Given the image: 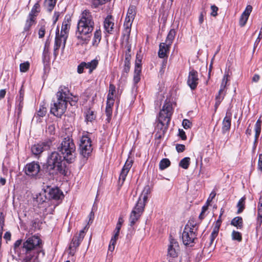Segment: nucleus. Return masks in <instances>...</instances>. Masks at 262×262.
Returning a JSON list of instances; mask_svg holds the SVG:
<instances>
[{
	"label": "nucleus",
	"instance_id": "nucleus-5",
	"mask_svg": "<svg viewBox=\"0 0 262 262\" xmlns=\"http://www.w3.org/2000/svg\"><path fill=\"white\" fill-rule=\"evenodd\" d=\"M63 156H61L58 152H51L48 156L47 162V167L50 173L53 175L58 173L66 175V165L63 162Z\"/></svg>",
	"mask_w": 262,
	"mask_h": 262
},
{
	"label": "nucleus",
	"instance_id": "nucleus-33",
	"mask_svg": "<svg viewBox=\"0 0 262 262\" xmlns=\"http://www.w3.org/2000/svg\"><path fill=\"white\" fill-rule=\"evenodd\" d=\"M190 163V159L189 157H185L182 159L180 163L179 166L185 169H188Z\"/></svg>",
	"mask_w": 262,
	"mask_h": 262
},
{
	"label": "nucleus",
	"instance_id": "nucleus-34",
	"mask_svg": "<svg viewBox=\"0 0 262 262\" xmlns=\"http://www.w3.org/2000/svg\"><path fill=\"white\" fill-rule=\"evenodd\" d=\"M175 36V31L174 30H170L169 32L165 41L164 42L167 43L168 45H171L173 40Z\"/></svg>",
	"mask_w": 262,
	"mask_h": 262
},
{
	"label": "nucleus",
	"instance_id": "nucleus-16",
	"mask_svg": "<svg viewBox=\"0 0 262 262\" xmlns=\"http://www.w3.org/2000/svg\"><path fill=\"white\" fill-rule=\"evenodd\" d=\"M133 161L128 159L123 167L119 178V182H121V185L123 184L125 181L126 177L133 165Z\"/></svg>",
	"mask_w": 262,
	"mask_h": 262
},
{
	"label": "nucleus",
	"instance_id": "nucleus-31",
	"mask_svg": "<svg viewBox=\"0 0 262 262\" xmlns=\"http://www.w3.org/2000/svg\"><path fill=\"white\" fill-rule=\"evenodd\" d=\"M101 38V32L100 30H97L95 33L93 40V45L97 46Z\"/></svg>",
	"mask_w": 262,
	"mask_h": 262
},
{
	"label": "nucleus",
	"instance_id": "nucleus-36",
	"mask_svg": "<svg viewBox=\"0 0 262 262\" xmlns=\"http://www.w3.org/2000/svg\"><path fill=\"white\" fill-rule=\"evenodd\" d=\"M228 74H225L221 84L220 89V93L224 92L225 89L226 88L227 83L229 80L228 79Z\"/></svg>",
	"mask_w": 262,
	"mask_h": 262
},
{
	"label": "nucleus",
	"instance_id": "nucleus-48",
	"mask_svg": "<svg viewBox=\"0 0 262 262\" xmlns=\"http://www.w3.org/2000/svg\"><path fill=\"white\" fill-rule=\"evenodd\" d=\"M182 125L185 129H188L191 127L192 123L189 120L185 119L182 122Z\"/></svg>",
	"mask_w": 262,
	"mask_h": 262
},
{
	"label": "nucleus",
	"instance_id": "nucleus-6",
	"mask_svg": "<svg viewBox=\"0 0 262 262\" xmlns=\"http://www.w3.org/2000/svg\"><path fill=\"white\" fill-rule=\"evenodd\" d=\"M148 190L149 188L148 187L146 188H144L135 207L130 213L129 221V225L131 226L135 225L136 222L139 219L144 211V207L148 198L147 194L148 193Z\"/></svg>",
	"mask_w": 262,
	"mask_h": 262
},
{
	"label": "nucleus",
	"instance_id": "nucleus-1",
	"mask_svg": "<svg viewBox=\"0 0 262 262\" xmlns=\"http://www.w3.org/2000/svg\"><path fill=\"white\" fill-rule=\"evenodd\" d=\"M22 250L25 256L21 262H40L39 255H45L42 241L36 235L29 237L23 243Z\"/></svg>",
	"mask_w": 262,
	"mask_h": 262
},
{
	"label": "nucleus",
	"instance_id": "nucleus-18",
	"mask_svg": "<svg viewBox=\"0 0 262 262\" xmlns=\"http://www.w3.org/2000/svg\"><path fill=\"white\" fill-rule=\"evenodd\" d=\"M35 24L36 19H34L28 16L27 19H26L24 25L23 31L22 32L23 34H24V35L25 34V38H26L31 34V28Z\"/></svg>",
	"mask_w": 262,
	"mask_h": 262
},
{
	"label": "nucleus",
	"instance_id": "nucleus-39",
	"mask_svg": "<svg viewBox=\"0 0 262 262\" xmlns=\"http://www.w3.org/2000/svg\"><path fill=\"white\" fill-rule=\"evenodd\" d=\"M224 94L223 93H220V91H219L218 95L215 97V109L217 108L220 104L221 103V101L224 99Z\"/></svg>",
	"mask_w": 262,
	"mask_h": 262
},
{
	"label": "nucleus",
	"instance_id": "nucleus-27",
	"mask_svg": "<svg viewBox=\"0 0 262 262\" xmlns=\"http://www.w3.org/2000/svg\"><path fill=\"white\" fill-rule=\"evenodd\" d=\"M231 224L238 229H241L243 227V219L240 216L235 217L231 221Z\"/></svg>",
	"mask_w": 262,
	"mask_h": 262
},
{
	"label": "nucleus",
	"instance_id": "nucleus-49",
	"mask_svg": "<svg viewBox=\"0 0 262 262\" xmlns=\"http://www.w3.org/2000/svg\"><path fill=\"white\" fill-rule=\"evenodd\" d=\"M85 68L86 69V62H81L77 67V72L79 74L82 73Z\"/></svg>",
	"mask_w": 262,
	"mask_h": 262
},
{
	"label": "nucleus",
	"instance_id": "nucleus-58",
	"mask_svg": "<svg viewBox=\"0 0 262 262\" xmlns=\"http://www.w3.org/2000/svg\"><path fill=\"white\" fill-rule=\"evenodd\" d=\"M119 232H120L119 230H117L115 229L114 230V234L111 238V239H112V242H114L115 241H117V240L118 238Z\"/></svg>",
	"mask_w": 262,
	"mask_h": 262
},
{
	"label": "nucleus",
	"instance_id": "nucleus-4",
	"mask_svg": "<svg viewBox=\"0 0 262 262\" xmlns=\"http://www.w3.org/2000/svg\"><path fill=\"white\" fill-rule=\"evenodd\" d=\"M172 113V104L169 102H166L159 113L158 123L156 127V129L159 134V138L163 136L166 132Z\"/></svg>",
	"mask_w": 262,
	"mask_h": 262
},
{
	"label": "nucleus",
	"instance_id": "nucleus-53",
	"mask_svg": "<svg viewBox=\"0 0 262 262\" xmlns=\"http://www.w3.org/2000/svg\"><path fill=\"white\" fill-rule=\"evenodd\" d=\"M261 38H262V28L260 29V31L258 34V36L255 40V42L254 45V49H255L258 46V45L259 43Z\"/></svg>",
	"mask_w": 262,
	"mask_h": 262
},
{
	"label": "nucleus",
	"instance_id": "nucleus-59",
	"mask_svg": "<svg viewBox=\"0 0 262 262\" xmlns=\"http://www.w3.org/2000/svg\"><path fill=\"white\" fill-rule=\"evenodd\" d=\"M179 136L183 140H185L187 139L185 133L183 129H179Z\"/></svg>",
	"mask_w": 262,
	"mask_h": 262
},
{
	"label": "nucleus",
	"instance_id": "nucleus-47",
	"mask_svg": "<svg viewBox=\"0 0 262 262\" xmlns=\"http://www.w3.org/2000/svg\"><path fill=\"white\" fill-rule=\"evenodd\" d=\"M4 216L2 212H0V234L3 233V228L4 226Z\"/></svg>",
	"mask_w": 262,
	"mask_h": 262
},
{
	"label": "nucleus",
	"instance_id": "nucleus-22",
	"mask_svg": "<svg viewBox=\"0 0 262 262\" xmlns=\"http://www.w3.org/2000/svg\"><path fill=\"white\" fill-rule=\"evenodd\" d=\"M231 114L230 113H227L226 116L224 118L222 122V132L223 134H225L227 132H228L231 127Z\"/></svg>",
	"mask_w": 262,
	"mask_h": 262
},
{
	"label": "nucleus",
	"instance_id": "nucleus-46",
	"mask_svg": "<svg viewBox=\"0 0 262 262\" xmlns=\"http://www.w3.org/2000/svg\"><path fill=\"white\" fill-rule=\"evenodd\" d=\"M47 113V108L43 106H40L39 110L37 111V115L39 117H43Z\"/></svg>",
	"mask_w": 262,
	"mask_h": 262
},
{
	"label": "nucleus",
	"instance_id": "nucleus-35",
	"mask_svg": "<svg viewBox=\"0 0 262 262\" xmlns=\"http://www.w3.org/2000/svg\"><path fill=\"white\" fill-rule=\"evenodd\" d=\"M170 165V161L169 159L164 158L159 163V168L161 170H164L169 167Z\"/></svg>",
	"mask_w": 262,
	"mask_h": 262
},
{
	"label": "nucleus",
	"instance_id": "nucleus-63",
	"mask_svg": "<svg viewBox=\"0 0 262 262\" xmlns=\"http://www.w3.org/2000/svg\"><path fill=\"white\" fill-rule=\"evenodd\" d=\"M105 113L107 117V120H110L112 114V109L105 108Z\"/></svg>",
	"mask_w": 262,
	"mask_h": 262
},
{
	"label": "nucleus",
	"instance_id": "nucleus-20",
	"mask_svg": "<svg viewBox=\"0 0 262 262\" xmlns=\"http://www.w3.org/2000/svg\"><path fill=\"white\" fill-rule=\"evenodd\" d=\"M48 199L60 200L63 197L62 192L58 188H51L47 191Z\"/></svg>",
	"mask_w": 262,
	"mask_h": 262
},
{
	"label": "nucleus",
	"instance_id": "nucleus-40",
	"mask_svg": "<svg viewBox=\"0 0 262 262\" xmlns=\"http://www.w3.org/2000/svg\"><path fill=\"white\" fill-rule=\"evenodd\" d=\"M219 225H217L216 227H214L211 234L210 235V244L212 243V242L214 241V239L216 238V237L217 236L219 233Z\"/></svg>",
	"mask_w": 262,
	"mask_h": 262
},
{
	"label": "nucleus",
	"instance_id": "nucleus-9",
	"mask_svg": "<svg viewBox=\"0 0 262 262\" xmlns=\"http://www.w3.org/2000/svg\"><path fill=\"white\" fill-rule=\"evenodd\" d=\"M79 149L81 154L86 157L92 151L91 139L86 135L82 136L80 139Z\"/></svg>",
	"mask_w": 262,
	"mask_h": 262
},
{
	"label": "nucleus",
	"instance_id": "nucleus-11",
	"mask_svg": "<svg viewBox=\"0 0 262 262\" xmlns=\"http://www.w3.org/2000/svg\"><path fill=\"white\" fill-rule=\"evenodd\" d=\"M51 146L52 141L50 140H48L34 145L31 148V150L34 155H38L41 154L43 150L50 149Z\"/></svg>",
	"mask_w": 262,
	"mask_h": 262
},
{
	"label": "nucleus",
	"instance_id": "nucleus-42",
	"mask_svg": "<svg viewBox=\"0 0 262 262\" xmlns=\"http://www.w3.org/2000/svg\"><path fill=\"white\" fill-rule=\"evenodd\" d=\"M135 8L134 6H130L128 9L126 15L129 16L131 18H135L136 15Z\"/></svg>",
	"mask_w": 262,
	"mask_h": 262
},
{
	"label": "nucleus",
	"instance_id": "nucleus-32",
	"mask_svg": "<svg viewBox=\"0 0 262 262\" xmlns=\"http://www.w3.org/2000/svg\"><path fill=\"white\" fill-rule=\"evenodd\" d=\"M96 118V115L94 111L89 109L85 113V121L86 122H92Z\"/></svg>",
	"mask_w": 262,
	"mask_h": 262
},
{
	"label": "nucleus",
	"instance_id": "nucleus-12",
	"mask_svg": "<svg viewBox=\"0 0 262 262\" xmlns=\"http://www.w3.org/2000/svg\"><path fill=\"white\" fill-rule=\"evenodd\" d=\"M142 56L140 53H137L135 61L134 80L135 83H138L140 80V73L142 69Z\"/></svg>",
	"mask_w": 262,
	"mask_h": 262
},
{
	"label": "nucleus",
	"instance_id": "nucleus-25",
	"mask_svg": "<svg viewBox=\"0 0 262 262\" xmlns=\"http://www.w3.org/2000/svg\"><path fill=\"white\" fill-rule=\"evenodd\" d=\"M40 12V5L39 2H37L33 6L31 11L29 13L28 16L36 19L38 13Z\"/></svg>",
	"mask_w": 262,
	"mask_h": 262
},
{
	"label": "nucleus",
	"instance_id": "nucleus-43",
	"mask_svg": "<svg viewBox=\"0 0 262 262\" xmlns=\"http://www.w3.org/2000/svg\"><path fill=\"white\" fill-rule=\"evenodd\" d=\"M257 211H258V215H257V223L259 225H261L262 224V206L258 205L257 206Z\"/></svg>",
	"mask_w": 262,
	"mask_h": 262
},
{
	"label": "nucleus",
	"instance_id": "nucleus-38",
	"mask_svg": "<svg viewBox=\"0 0 262 262\" xmlns=\"http://www.w3.org/2000/svg\"><path fill=\"white\" fill-rule=\"evenodd\" d=\"M130 30H131V27H127V26L124 27V30H123V33H122V36L123 37V39L126 41H128V40L129 39L130 33Z\"/></svg>",
	"mask_w": 262,
	"mask_h": 262
},
{
	"label": "nucleus",
	"instance_id": "nucleus-62",
	"mask_svg": "<svg viewBox=\"0 0 262 262\" xmlns=\"http://www.w3.org/2000/svg\"><path fill=\"white\" fill-rule=\"evenodd\" d=\"M16 104H17V109H18V114H20L21 112V110H22V108L23 107V106H24V101H16Z\"/></svg>",
	"mask_w": 262,
	"mask_h": 262
},
{
	"label": "nucleus",
	"instance_id": "nucleus-60",
	"mask_svg": "<svg viewBox=\"0 0 262 262\" xmlns=\"http://www.w3.org/2000/svg\"><path fill=\"white\" fill-rule=\"evenodd\" d=\"M257 168L259 170L262 171V154L259 155Z\"/></svg>",
	"mask_w": 262,
	"mask_h": 262
},
{
	"label": "nucleus",
	"instance_id": "nucleus-7",
	"mask_svg": "<svg viewBox=\"0 0 262 262\" xmlns=\"http://www.w3.org/2000/svg\"><path fill=\"white\" fill-rule=\"evenodd\" d=\"M58 150L63 155V159L68 163H72L76 157V147L73 140L67 137L63 140Z\"/></svg>",
	"mask_w": 262,
	"mask_h": 262
},
{
	"label": "nucleus",
	"instance_id": "nucleus-2",
	"mask_svg": "<svg viewBox=\"0 0 262 262\" xmlns=\"http://www.w3.org/2000/svg\"><path fill=\"white\" fill-rule=\"evenodd\" d=\"M94 28V21L91 12L84 10L78 22L76 35L80 43L87 44L92 36Z\"/></svg>",
	"mask_w": 262,
	"mask_h": 262
},
{
	"label": "nucleus",
	"instance_id": "nucleus-41",
	"mask_svg": "<svg viewBox=\"0 0 262 262\" xmlns=\"http://www.w3.org/2000/svg\"><path fill=\"white\" fill-rule=\"evenodd\" d=\"M231 235L233 240H236L238 242H241L242 240V234L238 231H233Z\"/></svg>",
	"mask_w": 262,
	"mask_h": 262
},
{
	"label": "nucleus",
	"instance_id": "nucleus-10",
	"mask_svg": "<svg viewBox=\"0 0 262 262\" xmlns=\"http://www.w3.org/2000/svg\"><path fill=\"white\" fill-rule=\"evenodd\" d=\"M67 38V36L59 34V30L58 32H56L54 47V54L55 56L58 54V51L60 47L62 49L64 48Z\"/></svg>",
	"mask_w": 262,
	"mask_h": 262
},
{
	"label": "nucleus",
	"instance_id": "nucleus-15",
	"mask_svg": "<svg viewBox=\"0 0 262 262\" xmlns=\"http://www.w3.org/2000/svg\"><path fill=\"white\" fill-rule=\"evenodd\" d=\"M87 230L88 227L86 226L80 231L78 235H76L73 237L69 247L70 249H72L73 248L75 249L79 246L84 237L85 231Z\"/></svg>",
	"mask_w": 262,
	"mask_h": 262
},
{
	"label": "nucleus",
	"instance_id": "nucleus-26",
	"mask_svg": "<svg viewBox=\"0 0 262 262\" xmlns=\"http://www.w3.org/2000/svg\"><path fill=\"white\" fill-rule=\"evenodd\" d=\"M47 190H43V191L40 192L39 194L36 195V201L39 204H41L43 202H45L47 199H48V196H47Z\"/></svg>",
	"mask_w": 262,
	"mask_h": 262
},
{
	"label": "nucleus",
	"instance_id": "nucleus-28",
	"mask_svg": "<svg viewBox=\"0 0 262 262\" xmlns=\"http://www.w3.org/2000/svg\"><path fill=\"white\" fill-rule=\"evenodd\" d=\"M57 0H45L44 2L45 7L48 11L51 12L54 9Z\"/></svg>",
	"mask_w": 262,
	"mask_h": 262
},
{
	"label": "nucleus",
	"instance_id": "nucleus-56",
	"mask_svg": "<svg viewBox=\"0 0 262 262\" xmlns=\"http://www.w3.org/2000/svg\"><path fill=\"white\" fill-rule=\"evenodd\" d=\"M130 63L129 61L124 60L123 71L125 73H128L130 70Z\"/></svg>",
	"mask_w": 262,
	"mask_h": 262
},
{
	"label": "nucleus",
	"instance_id": "nucleus-21",
	"mask_svg": "<svg viewBox=\"0 0 262 262\" xmlns=\"http://www.w3.org/2000/svg\"><path fill=\"white\" fill-rule=\"evenodd\" d=\"M171 45H168L167 43L162 42L159 45V50L158 51V56L160 58H164L167 57L168 53Z\"/></svg>",
	"mask_w": 262,
	"mask_h": 262
},
{
	"label": "nucleus",
	"instance_id": "nucleus-45",
	"mask_svg": "<svg viewBox=\"0 0 262 262\" xmlns=\"http://www.w3.org/2000/svg\"><path fill=\"white\" fill-rule=\"evenodd\" d=\"M134 19V18H130V16H126L124 23V27H131L132 23L133 21V20Z\"/></svg>",
	"mask_w": 262,
	"mask_h": 262
},
{
	"label": "nucleus",
	"instance_id": "nucleus-61",
	"mask_svg": "<svg viewBox=\"0 0 262 262\" xmlns=\"http://www.w3.org/2000/svg\"><path fill=\"white\" fill-rule=\"evenodd\" d=\"M117 241H115L114 242H112V239H111L110 245L108 246V250L113 252L115 249V246Z\"/></svg>",
	"mask_w": 262,
	"mask_h": 262
},
{
	"label": "nucleus",
	"instance_id": "nucleus-52",
	"mask_svg": "<svg viewBox=\"0 0 262 262\" xmlns=\"http://www.w3.org/2000/svg\"><path fill=\"white\" fill-rule=\"evenodd\" d=\"M211 15L215 17L217 15L218 8L216 6L213 5L211 6Z\"/></svg>",
	"mask_w": 262,
	"mask_h": 262
},
{
	"label": "nucleus",
	"instance_id": "nucleus-3",
	"mask_svg": "<svg viewBox=\"0 0 262 262\" xmlns=\"http://www.w3.org/2000/svg\"><path fill=\"white\" fill-rule=\"evenodd\" d=\"M69 93L67 88H60L56 94L57 100L51 105V113L57 117H61L67 110V102L69 101Z\"/></svg>",
	"mask_w": 262,
	"mask_h": 262
},
{
	"label": "nucleus",
	"instance_id": "nucleus-51",
	"mask_svg": "<svg viewBox=\"0 0 262 262\" xmlns=\"http://www.w3.org/2000/svg\"><path fill=\"white\" fill-rule=\"evenodd\" d=\"M131 49L130 46L127 47V51L125 54V61H129L131 59Z\"/></svg>",
	"mask_w": 262,
	"mask_h": 262
},
{
	"label": "nucleus",
	"instance_id": "nucleus-8",
	"mask_svg": "<svg viewBox=\"0 0 262 262\" xmlns=\"http://www.w3.org/2000/svg\"><path fill=\"white\" fill-rule=\"evenodd\" d=\"M196 229L193 222H189L185 226L182 235L183 242L185 245L193 244L196 239Z\"/></svg>",
	"mask_w": 262,
	"mask_h": 262
},
{
	"label": "nucleus",
	"instance_id": "nucleus-17",
	"mask_svg": "<svg viewBox=\"0 0 262 262\" xmlns=\"http://www.w3.org/2000/svg\"><path fill=\"white\" fill-rule=\"evenodd\" d=\"M199 78L196 71L192 70L189 72L187 83L192 90L195 89L198 84Z\"/></svg>",
	"mask_w": 262,
	"mask_h": 262
},
{
	"label": "nucleus",
	"instance_id": "nucleus-54",
	"mask_svg": "<svg viewBox=\"0 0 262 262\" xmlns=\"http://www.w3.org/2000/svg\"><path fill=\"white\" fill-rule=\"evenodd\" d=\"M46 32V28L45 26H41L38 31L39 37L41 38L44 37Z\"/></svg>",
	"mask_w": 262,
	"mask_h": 262
},
{
	"label": "nucleus",
	"instance_id": "nucleus-57",
	"mask_svg": "<svg viewBox=\"0 0 262 262\" xmlns=\"http://www.w3.org/2000/svg\"><path fill=\"white\" fill-rule=\"evenodd\" d=\"M24 93H25V91L23 89V88H21L19 91V96L18 98H17V101H20V102L24 101Z\"/></svg>",
	"mask_w": 262,
	"mask_h": 262
},
{
	"label": "nucleus",
	"instance_id": "nucleus-50",
	"mask_svg": "<svg viewBox=\"0 0 262 262\" xmlns=\"http://www.w3.org/2000/svg\"><path fill=\"white\" fill-rule=\"evenodd\" d=\"M208 207V205L206 204L203 206L202 208V211L200 214L199 218L201 220H202L205 217V213L207 210Z\"/></svg>",
	"mask_w": 262,
	"mask_h": 262
},
{
	"label": "nucleus",
	"instance_id": "nucleus-44",
	"mask_svg": "<svg viewBox=\"0 0 262 262\" xmlns=\"http://www.w3.org/2000/svg\"><path fill=\"white\" fill-rule=\"evenodd\" d=\"M19 67L20 72H26L29 70L30 63L28 61H26L21 63Z\"/></svg>",
	"mask_w": 262,
	"mask_h": 262
},
{
	"label": "nucleus",
	"instance_id": "nucleus-14",
	"mask_svg": "<svg viewBox=\"0 0 262 262\" xmlns=\"http://www.w3.org/2000/svg\"><path fill=\"white\" fill-rule=\"evenodd\" d=\"M179 250L180 248L178 242L176 239L170 238L167 249L168 256L172 258L177 257Z\"/></svg>",
	"mask_w": 262,
	"mask_h": 262
},
{
	"label": "nucleus",
	"instance_id": "nucleus-64",
	"mask_svg": "<svg viewBox=\"0 0 262 262\" xmlns=\"http://www.w3.org/2000/svg\"><path fill=\"white\" fill-rule=\"evenodd\" d=\"M116 92V88L114 84H111L109 87L108 94H114Z\"/></svg>",
	"mask_w": 262,
	"mask_h": 262
},
{
	"label": "nucleus",
	"instance_id": "nucleus-30",
	"mask_svg": "<svg viewBox=\"0 0 262 262\" xmlns=\"http://www.w3.org/2000/svg\"><path fill=\"white\" fill-rule=\"evenodd\" d=\"M98 64V61L96 59L92 60L91 62L86 63V69H89V73H91L96 68Z\"/></svg>",
	"mask_w": 262,
	"mask_h": 262
},
{
	"label": "nucleus",
	"instance_id": "nucleus-29",
	"mask_svg": "<svg viewBox=\"0 0 262 262\" xmlns=\"http://www.w3.org/2000/svg\"><path fill=\"white\" fill-rule=\"evenodd\" d=\"M261 121L260 119H259L256 122L255 125V142H256L258 139V138L260 135L261 132Z\"/></svg>",
	"mask_w": 262,
	"mask_h": 262
},
{
	"label": "nucleus",
	"instance_id": "nucleus-37",
	"mask_svg": "<svg viewBox=\"0 0 262 262\" xmlns=\"http://www.w3.org/2000/svg\"><path fill=\"white\" fill-rule=\"evenodd\" d=\"M245 198H242L239 201H238L237 207L238 208V210L237 211V213H241L245 208Z\"/></svg>",
	"mask_w": 262,
	"mask_h": 262
},
{
	"label": "nucleus",
	"instance_id": "nucleus-19",
	"mask_svg": "<svg viewBox=\"0 0 262 262\" xmlns=\"http://www.w3.org/2000/svg\"><path fill=\"white\" fill-rule=\"evenodd\" d=\"M252 10V7L251 5L246 7L239 18V24L241 27H244L246 25Z\"/></svg>",
	"mask_w": 262,
	"mask_h": 262
},
{
	"label": "nucleus",
	"instance_id": "nucleus-55",
	"mask_svg": "<svg viewBox=\"0 0 262 262\" xmlns=\"http://www.w3.org/2000/svg\"><path fill=\"white\" fill-rule=\"evenodd\" d=\"M176 148L178 152H182L185 149V146L183 144H178L176 145Z\"/></svg>",
	"mask_w": 262,
	"mask_h": 262
},
{
	"label": "nucleus",
	"instance_id": "nucleus-23",
	"mask_svg": "<svg viewBox=\"0 0 262 262\" xmlns=\"http://www.w3.org/2000/svg\"><path fill=\"white\" fill-rule=\"evenodd\" d=\"M114 23L112 16H107L104 21V27L105 30L109 33H111L113 29Z\"/></svg>",
	"mask_w": 262,
	"mask_h": 262
},
{
	"label": "nucleus",
	"instance_id": "nucleus-24",
	"mask_svg": "<svg viewBox=\"0 0 262 262\" xmlns=\"http://www.w3.org/2000/svg\"><path fill=\"white\" fill-rule=\"evenodd\" d=\"M70 26V21L68 20L64 21L62 23L61 31L59 34L68 37Z\"/></svg>",
	"mask_w": 262,
	"mask_h": 262
},
{
	"label": "nucleus",
	"instance_id": "nucleus-13",
	"mask_svg": "<svg viewBox=\"0 0 262 262\" xmlns=\"http://www.w3.org/2000/svg\"><path fill=\"white\" fill-rule=\"evenodd\" d=\"M40 171V166L38 163L33 162L27 164L25 168V173L31 177H35Z\"/></svg>",
	"mask_w": 262,
	"mask_h": 262
}]
</instances>
